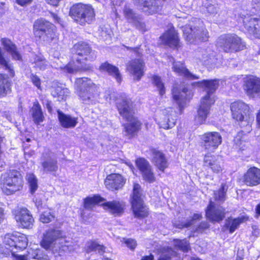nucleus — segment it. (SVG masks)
Listing matches in <instances>:
<instances>
[{
	"instance_id": "nucleus-30",
	"label": "nucleus",
	"mask_w": 260,
	"mask_h": 260,
	"mask_svg": "<svg viewBox=\"0 0 260 260\" xmlns=\"http://www.w3.org/2000/svg\"><path fill=\"white\" fill-rule=\"evenodd\" d=\"M171 61H173V70L179 75L183 76L184 77L191 79H198L199 77L191 74L189 71L186 69L184 64L180 62H174V58H171Z\"/></svg>"
},
{
	"instance_id": "nucleus-54",
	"label": "nucleus",
	"mask_w": 260,
	"mask_h": 260,
	"mask_svg": "<svg viewBox=\"0 0 260 260\" xmlns=\"http://www.w3.org/2000/svg\"><path fill=\"white\" fill-rule=\"evenodd\" d=\"M32 1V0H16V3L21 6H24L30 3Z\"/></svg>"
},
{
	"instance_id": "nucleus-1",
	"label": "nucleus",
	"mask_w": 260,
	"mask_h": 260,
	"mask_svg": "<svg viewBox=\"0 0 260 260\" xmlns=\"http://www.w3.org/2000/svg\"><path fill=\"white\" fill-rule=\"evenodd\" d=\"M197 86L202 87L207 92V94L201 100V104L197 111V115L195 117V122L197 124L204 123L207 118L211 107L215 102L213 93L219 86V80H203L201 81L193 83Z\"/></svg>"
},
{
	"instance_id": "nucleus-16",
	"label": "nucleus",
	"mask_w": 260,
	"mask_h": 260,
	"mask_svg": "<svg viewBox=\"0 0 260 260\" xmlns=\"http://www.w3.org/2000/svg\"><path fill=\"white\" fill-rule=\"evenodd\" d=\"M202 146L205 149L213 151L221 143L222 138L217 132H208L201 137Z\"/></svg>"
},
{
	"instance_id": "nucleus-2",
	"label": "nucleus",
	"mask_w": 260,
	"mask_h": 260,
	"mask_svg": "<svg viewBox=\"0 0 260 260\" xmlns=\"http://www.w3.org/2000/svg\"><path fill=\"white\" fill-rule=\"evenodd\" d=\"M117 108L119 114L128 123L123 124L125 135L129 138L135 136L140 129L141 122L134 116V110L131 100L122 97L117 102Z\"/></svg>"
},
{
	"instance_id": "nucleus-50",
	"label": "nucleus",
	"mask_w": 260,
	"mask_h": 260,
	"mask_svg": "<svg viewBox=\"0 0 260 260\" xmlns=\"http://www.w3.org/2000/svg\"><path fill=\"white\" fill-rule=\"evenodd\" d=\"M56 92L59 101L65 100L69 94V91L67 88H62L61 87L56 88Z\"/></svg>"
},
{
	"instance_id": "nucleus-32",
	"label": "nucleus",
	"mask_w": 260,
	"mask_h": 260,
	"mask_svg": "<svg viewBox=\"0 0 260 260\" xmlns=\"http://www.w3.org/2000/svg\"><path fill=\"white\" fill-rule=\"evenodd\" d=\"M204 162L205 166L210 167L215 173H218L221 170L222 162L220 157L206 155Z\"/></svg>"
},
{
	"instance_id": "nucleus-44",
	"label": "nucleus",
	"mask_w": 260,
	"mask_h": 260,
	"mask_svg": "<svg viewBox=\"0 0 260 260\" xmlns=\"http://www.w3.org/2000/svg\"><path fill=\"white\" fill-rule=\"evenodd\" d=\"M136 165L141 173L151 168L149 162L143 158H138L136 160Z\"/></svg>"
},
{
	"instance_id": "nucleus-39",
	"label": "nucleus",
	"mask_w": 260,
	"mask_h": 260,
	"mask_svg": "<svg viewBox=\"0 0 260 260\" xmlns=\"http://www.w3.org/2000/svg\"><path fill=\"white\" fill-rule=\"evenodd\" d=\"M104 201V199L96 195L92 197H87L84 199V206L85 209L91 210L94 205Z\"/></svg>"
},
{
	"instance_id": "nucleus-56",
	"label": "nucleus",
	"mask_w": 260,
	"mask_h": 260,
	"mask_svg": "<svg viewBox=\"0 0 260 260\" xmlns=\"http://www.w3.org/2000/svg\"><path fill=\"white\" fill-rule=\"evenodd\" d=\"M158 260H171L170 256L166 254H161Z\"/></svg>"
},
{
	"instance_id": "nucleus-4",
	"label": "nucleus",
	"mask_w": 260,
	"mask_h": 260,
	"mask_svg": "<svg viewBox=\"0 0 260 260\" xmlns=\"http://www.w3.org/2000/svg\"><path fill=\"white\" fill-rule=\"evenodd\" d=\"M75 85L77 94L84 103L93 105L98 102L99 88L91 79L87 77L77 78Z\"/></svg>"
},
{
	"instance_id": "nucleus-46",
	"label": "nucleus",
	"mask_w": 260,
	"mask_h": 260,
	"mask_svg": "<svg viewBox=\"0 0 260 260\" xmlns=\"http://www.w3.org/2000/svg\"><path fill=\"white\" fill-rule=\"evenodd\" d=\"M141 173L143 180H144L145 181L150 183H152L155 182V178L154 173L152 171V167L149 169L144 171Z\"/></svg>"
},
{
	"instance_id": "nucleus-31",
	"label": "nucleus",
	"mask_w": 260,
	"mask_h": 260,
	"mask_svg": "<svg viewBox=\"0 0 260 260\" xmlns=\"http://www.w3.org/2000/svg\"><path fill=\"white\" fill-rule=\"evenodd\" d=\"M101 72H105L114 77L117 82L120 83L122 81V76L119 71V69L116 66H114L108 62H105L101 64L99 67Z\"/></svg>"
},
{
	"instance_id": "nucleus-61",
	"label": "nucleus",
	"mask_w": 260,
	"mask_h": 260,
	"mask_svg": "<svg viewBox=\"0 0 260 260\" xmlns=\"http://www.w3.org/2000/svg\"><path fill=\"white\" fill-rule=\"evenodd\" d=\"M54 20L58 23H60V18L55 14H52Z\"/></svg>"
},
{
	"instance_id": "nucleus-21",
	"label": "nucleus",
	"mask_w": 260,
	"mask_h": 260,
	"mask_svg": "<svg viewBox=\"0 0 260 260\" xmlns=\"http://www.w3.org/2000/svg\"><path fill=\"white\" fill-rule=\"evenodd\" d=\"M15 218L17 222L24 228H31L34 222V218L26 208L18 210L15 214Z\"/></svg>"
},
{
	"instance_id": "nucleus-18",
	"label": "nucleus",
	"mask_w": 260,
	"mask_h": 260,
	"mask_svg": "<svg viewBox=\"0 0 260 260\" xmlns=\"http://www.w3.org/2000/svg\"><path fill=\"white\" fill-rule=\"evenodd\" d=\"M145 63L141 58L132 59L127 62L126 70L133 76L135 80L139 81L144 74Z\"/></svg>"
},
{
	"instance_id": "nucleus-11",
	"label": "nucleus",
	"mask_w": 260,
	"mask_h": 260,
	"mask_svg": "<svg viewBox=\"0 0 260 260\" xmlns=\"http://www.w3.org/2000/svg\"><path fill=\"white\" fill-rule=\"evenodd\" d=\"M142 192L141 186L134 183L131 204L135 216L139 218H144L148 214L147 208L144 205Z\"/></svg>"
},
{
	"instance_id": "nucleus-10",
	"label": "nucleus",
	"mask_w": 260,
	"mask_h": 260,
	"mask_svg": "<svg viewBox=\"0 0 260 260\" xmlns=\"http://www.w3.org/2000/svg\"><path fill=\"white\" fill-rule=\"evenodd\" d=\"M56 240L59 241L62 250H69L71 246L70 238H67L63 232L59 230L51 229L47 231L42 240V245L45 249H49Z\"/></svg>"
},
{
	"instance_id": "nucleus-35",
	"label": "nucleus",
	"mask_w": 260,
	"mask_h": 260,
	"mask_svg": "<svg viewBox=\"0 0 260 260\" xmlns=\"http://www.w3.org/2000/svg\"><path fill=\"white\" fill-rule=\"evenodd\" d=\"M246 219L247 218L244 216H241L236 218L229 217L225 220L224 226L229 230L230 233L232 234L238 228L240 223Z\"/></svg>"
},
{
	"instance_id": "nucleus-55",
	"label": "nucleus",
	"mask_w": 260,
	"mask_h": 260,
	"mask_svg": "<svg viewBox=\"0 0 260 260\" xmlns=\"http://www.w3.org/2000/svg\"><path fill=\"white\" fill-rule=\"evenodd\" d=\"M243 131H242L241 133H239L237 134V136L235 137L234 141L235 143L237 144H241V135H242V133H243Z\"/></svg>"
},
{
	"instance_id": "nucleus-51",
	"label": "nucleus",
	"mask_w": 260,
	"mask_h": 260,
	"mask_svg": "<svg viewBox=\"0 0 260 260\" xmlns=\"http://www.w3.org/2000/svg\"><path fill=\"white\" fill-rule=\"evenodd\" d=\"M31 81L33 84L38 89H41V80L40 78L34 74H31L30 76Z\"/></svg>"
},
{
	"instance_id": "nucleus-12",
	"label": "nucleus",
	"mask_w": 260,
	"mask_h": 260,
	"mask_svg": "<svg viewBox=\"0 0 260 260\" xmlns=\"http://www.w3.org/2000/svg\"><path fill=\"white\" fill-rule=\"evenodd\" d=\"M182 31L186 41L189 43L206 41L208 38L207 30L202 24L185 25L183 27Z\"/></svg>"
},
{
	"instance_id": "nucleus-5",
	"label": "nucleus",
	"mask_w": 260,
	"mask_h": 260,
	"mask_svg": "<svg viewBox=\"0 0 260 260\" xmlns=\"http://www.w3.org/2000/svg\"><path fill=\"white\" fill-rule=\"evenodd\" d=\"M70 15L77 23L85 25L95 19V13L91 5L78 3L71 8Z\"/></svg>"
},
{
	"instance_id": "nucleus-25",
	"label": "nucleus",
	"mask_w": 260,
	"mask_h": 260,
	"mask_svg": "<svg viewBox=\"0 0 260 260\" xmlns=\"http://www.w3.org/2000/svg\"><path fill=\"white\" fill-rule=\"evenodd\" d=\"M243 182L248 186H254L260 184V169L253 167L249 169L243 176Z\"/></svg>"
},
{
	"instance_id": "nucleus-40",
	"label": "nucleus",
	"mask_w": 260,
	"mask_h": 260,
	"mask_svg": "<svg viewBox=\"0 0 260 260\" xmlns=\"http://www.w3.org/2000/svg\"><path fill=\"white\" fill-rule=\"evenodd\" d=\"M228 186L224 183H222L220 189L214 192V198L215 200L223 202L225 200L226 193Z\"/></svg>"
},
{
	"instance_id": "nucleus-8",
	"label": "nucleus",
	"mask_w": 260,
	"mask_h": 260,
	"mask_svg": "<svg viewBox=\"0 0 260 260\" xmlns=\"http://www.w3.org/2000/svg\"><path fill=\"white\" fill-rule=\"evenodd\" d=\"M216 45L225 52L238 51L245 47L241 39L235 34L221 36L218 38Z\"/></svg>"
},
{
	"instance_id": "nucleus-27",
	"label": "nucleus",
	"mask_w": 260,
	"mask_h": 260,
	"mask_svg": "<svg viewBox=\"0 0 260 260\" xmlns=\"http://www.w3.org/2000/svg\"><path fill=\"white\" fill-rule=\"evenodd\" d=\"M162 42L171 48H177L179 45V39L174 27H171L160 37Z\"/></svg>"
},
{
	"instance_id": "nucleus-19",
	"label": "nucleus",
	"mask_w": 260,
	"mask_h": 260,
	"mask_svg": "<svg viewBox=\"0 0 260 260\" xmlns=\"http://www.w3.org/2000/svg\"><path fill=\"white\" fill-rule=\"evenodd\" d=\"M174 100L178 105L180 110L184 107L187 102L192 97V92L187 87H184L182 90L174 87L172 89Z\"/></svg>"
},
{
	"instance_id": "nucleus-26",
	"label": "nucleus",
	"mask_w": 260,
	"mask_h": 260,
	"mask_svg": "<svg viewBox=\"0 0 260 260\" xmlns=\"http://www.w3.org/2000/svg\"><path fill=\"white\" fill-rule=\"evenodd\" d=\"M103 208L114 216H120L123 213L124 204L117 200L106 202L101 205Z\"/></svg>"
},
{
	"instance_id": "nucleus-23",
	"label": "nucleus",
	"mask_w": 260,
	"mask_h": 260,
	"mask_svg": "<svg viewBox=\"0 0 260 260\" xmlns=\"http://www.w3.org/2000/svg\"><path fill=\"white\" fill-rule=\"evenodd\" d=\"M244 89L249 96L260 95V78L254 77L247 78L244 84Z\"/></svg>"
},
{
	"instance_id": "nucleus-13",
	"label": "nucleus",
	"mask_w": 260,
	"mask_h": 260,
	"mask_svg": "<svg viewBox=\"0 0 260 260\" xmlns=\"http://www.w3.org/2000/svg\"><path fill=\"white\" fill-rule=\"evenodd\" d=\"M33 27L35 37L39 39L45 40V38L54 37V25L43 18L36 20Z\"/></svg>"
},
{
	"instance_id": "nucleus-20",
	"label": "nucleus",
	"mask_w": 260,
	"mask_h": 260,
	"mask_svg": "<svg viewBox=\"0 0 260 260\" xmlns=\"http://www.w3.org/2000/svg\"><path fill=\"white\" fill-rule=\"evenodd\" d=\"M243 24L250 35L260 39V19L248 16L243 19Z\"/></svg>"
},
{
	"instance_id": "nucleus-64",
	"label": "nucleus",
	"mask_w": 260,
	"mask_h": 260,
	"mask_svg": "<svg viewBox=\"0 0 260 260\" xmlns=\"http://www.w3.org/2000/svg\"><path fill=\"white\" fill-rule=\"evenodd\" d=\"M109 91L106 92V94L105 95V99L106 101H108V99H110Z\"/></svg>"
},
{
	"instance_id": "nucleus-45",
	"label": "nucleus",
	"mask_w": 260,
	"mask_h": 260,
	"mask_svg": "<svg viewBox=\"0 0 260 260\" xmlns=\"http://www.w3.org/2000/svg\"><path fill=\"white\" fill-rule=\"evenodd\" d=\"M87 252L97 251L99 253L103 254L105 252V247L95 242H92L87 247Z\"/></svg>"
},
{
	"instance_id": "nucleus-41",
	"label": "nucleus",
	"mask_w": 260,
	"mask_h": 260,
	"mask_svg": "<svg viewBox=\"0 0 260 260\" xmlns=\"http://www.w3.org/2000/svg\"><path fill=\"white\" fill-rule=\"evenodd\" d=\"M203 5L206 8L208 12L214 15L217 13L219 10L218 4L213 0H204Z\"/></svg>"
},
{
	"instance_id": "nucleus-42",
	"label": "nucleus",
	"mask_w": 260,
	"mask_h": 260,
	"mask_svg": "<svg viewBox=\"0 0 260 260\" xmlns=\"http://www.w3.org/2000/svg\"><path fill=\"white\" fill-rule=\"evenodd\" d=\"M26 179L29 185L30 192L33 194L38 189L37 178L34 174L28 173L27 174Z\"/></svg>"
},
{
	"instance_id": "nucleus-29",
	"label": "nucleus",
	"mask_w": 260,
	"mask_h": 260,
	"mask_svg": "<svg viewBox=\"0 0 260 260\" xmlns=\"http://www.w3.org/2000/svg\"><path fill=\"white\" fill-rule=\"evenodd\" d=\"M57 115L60 124L63 128H74L78 123L77 118L66 114L60 110L57 111Z\"/></svg>"
},
{
	"instance_id": "nucleus-47",
	"label": "nucleus",
	"mask_w": 260,
	"mask_h": 260,
	"mask_svg": "<svg viewBox=\"0 0 260 260\" xmlns=\"http://www.w3.org/2000/svg\"><path fill=\"white\" fill-rule=\"evenodd\" d=\"M55 216L50 210L48 209L44 211L40 217V220L43 223H49L54 219Z\"/></svg>"
},
{
	"instance_id": "nucleus-33",
	"label": "nucleus",
	"mask_w": 260,
	"mask_h": 260,
	"mask_svg": "<svg viewBox=\"0 0 260 260\" xmlns=\"http://www.w3.org/2000/svg\"><path fill=\"white\" fill-rule=\"evenodd\" d=\"M152 160L154 165L160 171L164 172L168 167V162L165 154L162 152L156 150L152 151Z\"/></svg>"
},
{
	"instance_id": "nucleus-49",
	"label": "nucleus",
	"mask_w": 260,
	"mask_h": 260,
	"mask_svg": "<svg viewBox=\"0 0 260 260\" xmlns=\"http://www.w3.org/2000/svg\"><path fill=\"white\" fill-rule=\"evenodd\" d=\"M153 82L154 84L157 87L159 90V94L162 95L165 93V88L164 83L162 82L160 77L157 76L153 77Z\"/></svg>"
},
{
	"instance_id": "nucleus-60",
	"label": "nucleus",
	"mask_w": 260,
	"mask_h": 260,
	"mask_svg": "<svg viewBox=\"0 0 260 260\" xmlns=\"http://www.w3.org/2000/svg\"><path fill=\"white\" fill-rule=\"evenodd\" d=\"M36 206L37 207L39 210H40L42 208V204L41 201H38L37 199L36 200L35 202Z\"/></svg>"
},
{
	"instance_id": "nucleus-43",
	"label": "nucleus",
	"mask_w": 260,
	"mask_h": 260,
	"mask_svg": "<svg viewBox=\"0 0 260 260\" xmlns=\"http://www.w3.org/2000/svg\"><path fill=\"white\" fill-rule=\"evenodd\" d=\"M202 215L199 213L194 214L192 219L186 222H181L179 223H174V226L178 229H183L184 228H188L191 226L193 223V221L196 220H199L201 219Z\"/></svg>"
},
{
	"instance_id": "nucleus-52",
	"label": "nucleus",
	"mask_w": 260,
	"mask_h": 260,
	"mask_svg": "<svg viewBox=\"0 0 260 260\" xmlns=\"http://www.w3.org/2000/svg\"><path fill=\"white\" fill-rule=\"evenodd\" d=\"M124 242L126 246L132 250L134 249L137 245L136 241L134 239H128L125 240Z\"/></svg>"
},
{
	"instance_id": "nucleus-58",
	"label": "nucleus",
	"mask_w": 260,
	"mask_h": 260,
	"mask_svg": "<svg viewBox=\"0 0 260 260\" xmlns=\"http://www.w3.org/2000/svg\"><path fill=\"white\" fill-rule=\"evenodd\" d=\"M4 210L3 208L0 207V224L4 219Z\"/></svg>"
},
{
	"instance_id": "nucleus-9",
	"label": "nucleus",
	"mask_w": 260,
	"mask_h": 260,
	"mask_svg": "<svg viewBox=\"0 0 260 260\" xmlns=\"http://www.w3.org/2000/svg\"><path fill=\"white\" fill-rule=\"evenodd\" d=\"M230 107L233 118L241 122L240 126H245L247 131L249 132L251 126L248 114V106L242 101H238L232 103Z\"/></svg>"
},
{
	"instance_id": "nucleus-37",
	"label": "nucleus",
	"mask_w": 260,
	"mask_h": 260,
	"mask_svg": "<svg viewBox=\"0 0 260 260\" xmlns=\"http://www.w3.org/2000/svg\"><path fill=\"white\" fill-rule=\"evenodd\" d=\"M31 61L32 63L35 64L34 68L41 71L45 70L50 66L48 61L42 56L35 55Z\"/></svg>"
},
{
	"instance_id": "nucleus-24",
	"label": "nucleus",
	"mask_w": 260,
	"mask_h": 260,
	"mask_svg": "<svg viewBox=\"0 0 260 260\" xmlns=\"http://www.w3.org/2000/svg\"><path fill=\"white\" fill-rule=\"evenodd\" d=\"M104 183L108 189L117 190L123 187L125 183V180L120 174H112L107 176Z\"/></svg>"
},
{
	"instance_id": "nucleus-57",
	"label": "nucleus",
	"mask_w": 260,
	"mask_h": 260,
	"mask_svg": "<svg viewBox=\"0 0 260 260\" xmlns=\"http://www.w3.org/2000/svg\"><path fill=\"white\" fill-rule=\"evenodd\" d=\"M48 3L53 6H57L58 5L59 0H47Z\"/></svg>"
},
{
	"instance_id": "nucleus-38",
	"label": "nucleus",
	"mask_w": 260,
	"mask_h": 260,
	"mask_svg": "<svg viewBox=\"0 0 260 260\" xmlns=\"http://www.w3.org/2000/svg\"><path fill=\"white\" fill-rule=\"evenodd\" d=\"M16 239L14 249L22 250L27 247L28 239L25 235L19 233L16 234Z\"/></svg>"
},
{
	"instance_id": "nucleus-48",
	"label": "nucleus",
	"mask_w": 260,
	"mask_h": 260,
	"mask_svg": "<svg viewBox=\"0 0 260 260\" xmlns=\"http://www.w3.org/2000/svg\"><path fill=\"white\" fill-rule=\"evenodd\" d=\"M175 246L183 252H187L189 250V243L185 240H174Z\"/></svg>"
},
{
	"instance_id": "nucleus-63",
	"label": "nucleus",
	"mask_w": 260,
	"mask_h": 260,
	"mask_svg": "<svg viewBox=\"0 0 260 260\" xmlns=\"http://www.w3.org/2000/svg\"><path fill=\"white\" fill-rule=\"evenodd\" d=\"M256 213L260 215V204L257 205L256 208Z\"/></svg>"
},
{
	"instance_id": "nucleus-59",
	"label": "nucleus",
	"mask_w": 260,
	"mask_h": 260,
	"mask_svg": "<svg viewBox=\"0 0 260 260\" xmlns=\"http://www.w3.org/2000/svg\"><path fill=\"white\" fill-rule=\"evenodd\" d=\"M209 227V224L207 222L201 223L200 225V228L203 229H206Z\"/></svg>"
},
{
	"instance_id": "nucleus-7",
	"label": "nucleus",
	"mask_w": 260,
	"mask_h": 260,
	"mask_svg": "<svg viewBox=\"0 0 260 260\" xmlns=\"http://www.w3.org/2000/svg\"><path fill=\"white\" fill-rule=\"evenodd\" d=\"M4 184L3 190L7 195H11L20 190L23 185V179L20 173L15 170H10L2 176Z\"/></svg>"
},
{
	"instance_id": "nucleus-14",
	"label": "nucleus",
	"mask_w": 260,
	"mask_h": 260,
	"mask_svg": "<svg viewBox=\"0 0 260 260\" xmlns=\"http://www.w3.org/2000/svg\"><path fill=\"white\" fill-rule=\"evenodd\" d=\"M40 163L42 171L45 173L54 174L58 169L57 157L49 150L43 153Z\"/></svg>"
},
{
	"instance_id": "nucleus-17",
	"label": "nucleus",
	"mask_w": 260,
	"mask_h": 260,
	"mask_svg": "<svg viewBox=\"0 0 260 260\" xmlns=\"http://www.w3.org/2000/svg\"><path fill=\"white\" fill-rule=\"evenodd\" d=\"M225 209L221 206L216 205L210 201L206 210L207 219L213 222H220L225 217Z\"/></svg>"
},
{
	"instance_id": "nucleus-62",
	"label": "nucleus",
	"mask_w": 260,
	"mask_h": 260,
	"mask_svg": "<svg viewBox=\"0 0 260 260\" xmlns=\"http://www.w3.org/2000/svg\"><path fill=\"white\" fill-rule=\"evenodd\" d=\"M153 256L150 254L149 256H144L142 258V260H153Z\"/></svg>"
},
{
	"instance_id": "nucleus-53",
	"label": "nucleus",
	"mask_w": 260,
	"mask_h": 260,
	"mask_svg": "<svg viewBox=\"0 0 260 260\" xmlns=\"http://www.w3.org/2000/svg\"><path fill=\"white\" fill-rule=\"evenodd\" d=\"M252 5L256 11H260V0H252Z\"/></svg>"
},
{
	"instance_id": "nucleus-22",
	"label": "nucleus",
	"mask_w": 260,
	"mask_h": 260,
	"mask_svg": "<svg viewBox=\"0 0 260 260\" xmlns=\"http://www.w3.org/2000/svg\"><path fill=\"white\" fill-rule=\"evenodd\" d=\"M176 122V113L172 108H169L163 111L159 124L163 128L169 129L174 126Z\"/></svg>"
},
{
	"instance_id": "nucleus-28",
	"label": "nucleus",
	"mask_w": 260,
	"mask_h": 260,
	"mask_svg": "<svg viewBox=\"0 0 260 260\" xmlns=\"http://www.w3.org/2000/svg\"><path fill=\"white\" fill-rule=\"evenodd\" d=\"M123 14L128 22L133 24L138 29L143 30L144 24L140 21V16L135 13L132 9L125 6L123 10Z\"/></svg>"
},
{
	"instance_id": "nucleus-34",
	"label": "nucleus",
	"mask_w": 260,
	"mask_h": 260,
	"mask_svg": "<svg viewBox=\"0 0 260 260\" xmlns=\"http://www.w3.org/2000/svg\"><path fill=\"white\" fill-rule=\"evenodd\" d=\"M1 42L5 49L11 55L14 59L18 60L21 59V56L18 51L16 45L9 39L2 38Z\"/></svg>"
},
{
	"instance_id": "nucleus-6",
	"label": "nucleus",
	"mask_w": 260,
	"mask_h": 260,
	"mask_svg": "<svg viewBox=\"0 0 260 260\" xmlns=\"http://www.w3.org/2000/svg\"><path fill=\"white\" fill-rule=\"evenodd\" d=\"M15 239L16 234H7L4 238L3 242L7 249H10L12 256L16 260H48L47 255L44 254L38 249H28L26 255L16 254L14 250Z\"/></svg>"
},
{
	"instance_id": "nucleus-15",
	"label": "nucleus",
	"mask_w": 260,
	"mask_h": 260,
	"mask_svg": "<svg viewBox=\"0 0 260 260\" xmlns=\"http://www.w3.org/2000/svg\"><path fill=\"white\" fill-rule=\"evenodd\" d=\"M134 4L148 14H152L161 9L166 0H133Z\"/></svg>"
},
{
	"instance_id": "nucleus-3",
	"label": "nucleus",
	"mask_w": 260,
	"mask_h": 260,
	"mask_svg": "<svg viewBox=\"0 0 260 260\" xmlns=\"http://www.w3.org/2000/svg\"><path fill=\"white\" fill-rule=\"evenodd\" d=\"M73 51L80 57L76 59V63H70L63 68V70L69 73H74L77 71L86 69L83 60L93 61L96 57V54L92 51L88 44L84 42H79L74 46Z\"/></svg>"
},
{
	"instance_id": "nucleus-36",
	"label": "nucleus",
	"mask_w": 260,
	"mask_h": 260,
	"mask_svg": "<svg viewBox=\"0 0 260 260\" xmlns=\"http://www.w3.org/2000/svg\"><path fill=\"white\" fill-rule=\"evenodd\" d=\"M31 112L33 120L35 123L39 124L43 121L44 116L41 106L38 102L34 103L33 106L31 109Z\"/></svg>"
}]
</instances>
